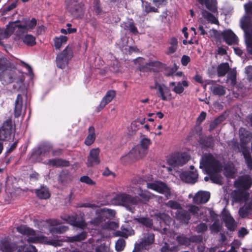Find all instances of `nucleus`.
<instances>
[{
	"label": "nucleus",
	"instance_id": "nucleus-12",
	"mask_svg": "<svg viewBox=\"0 0 252 252\" xmlns=\"http://www.w3.org/2000/svg\"><path fill=\"white\" fill-rule=\"evenodd\" d=\"M234 187L241 190L249 189L252 186V178L248 175L239 177L234 183Z\"/></svg>",
	"mask_w": 252,
	"mask_h": 252
},
{
	"label": "nucleus",
	"instance_id": "nucleus-13",
	"mask_svg": "<svg viewBox=\"0 0 252 252\" xmlns=\"http://www.w3.org/2000/svg\"><path fill=\"white\" fill-rule=\"evenodd\" d=\"M140 185V183H138L135 186H131L128 189V191L130 192L138 194L141 198L142 202L146 203L149 201L153 194L147 190H142V187Z\"/></svg>",
	"mask_w": 252,
	"mask_h": 252
},
{
	"label": "nucleus",
	"instance_id": "nucleus-5",
	"mask_svg": "<svg viewBox=\"0 0 252 252\" xmlns=\"http://www.w3.org/2000/svg\"><path fill=\"white\" fill-rule=\"evenodd\" d=\"M116 204L126 207L130 212H133V209L131 206L137 205L139 199L138 196L133 197L125 193H120L116 195L113 199Z\"/></svg>",
	"mask_w": 252,
	"mask_h": 252
},
{
	"label": "nucleus",
	"instance_id": "nucleus-40",
	"mask_svg": "<svg viewBox=\"0 0 252 252\" xmlns=\"http://www.w3.org/2000/svg\"><path fill=\"white\" fill-rule=\"evenodd\" d=\"M134 234V231L130 227L125 228L122 227L121 231H117L115 232L114 235L116 236H121L126 238H127L128 236Z\"/></svg>",
	"mask_w": 252,
	"mask_h": 252
},
{
	"label": "nucleus",
	"instance_id": "nucleus-59",
	"mask_svg": "<svg viewBox=\"0 0 252 252\" xmlns=\"http://www.w3.org/2000/svg\"><path fill=\"white\" fill-rule=\"evenodd\" d=\"M118 227V224L113 221H105L104 225L102 228L106 229H115Z\"/></svg>",
	"mask_w": 252,
	"mask_h": 252
},
{
	"label": "nucleus",
	"instance_id": "nucleus-44",
	"mask_svg": "<svg viewBox=\"0 0 252 252\" xmlns=\"http://www.w3.org/2000/svg\"><path fill=\"white\" fill-rule=\"evenodd\" d=\"M17 252H37L35 247L30 244H25L17 247Z\"/></svg>",
	"mask_w": 252,
	"mask_h": 252
},
{
	"label": "nucleus",
	"instance_id": "nucleus-26",
	"mask_svg": "<svg viewBox=\"0 0 252 252\" xmlns=\"http://www.w3.org/2000/svg\"><path fill=\"white\" fill-rule=\"evenodd\" d=\"M222 35L226 43L228 44L231 45L237 43V37L231 30L224 31L222 32Z\"/></svg>",
	"mask_w": 252,
	"mask_h": 252
},
{
	"label": "nucleus",
	"instance_id": "nucleus-4",
	"mask_svg": "<svg viewBox=\"0 0 252 252\" xmlns=\"http://www.w3.org/2000/svg\"><path fill=\"white\" fill-rule=\"evenodd\" d=\"M96 217L91 221L94 226L103 228L106 219H112L115 217V212L113 210L106 208H99L95 211Z\"/></svg>",
	"mask_w": 252,
	"mask_h": 252
},
{
	"label": "nucleus",
	"instance_id": "nucleus-10",
	"mask_svg": "<svg viewBox=\"0 0 252 252\" xmlns=\"http://www.w3.org/2000/svg\"><path fill=\"white\" fill-rule=\"evenodd\" d=\"M17 231L27 237V241L30 243H37L39 238L37 236L36 232L32 228L25 225H20L16 227Z\"/></svg>",
	"mask_w": 252,
	"mask_h": 252
},
{
	"label": "nucleus",
	"instance_id": "nucleus-11",
	"mask_svg": "<svg viewBox=\"0 0 252 252\" xmlns=\"http://www.w3.org/2000/svg\"><path fill=\"white\" fill-rule=\"evenodd\" d=\"M189 159V155L185 153H175L169 156L167 159L168 163L173 166H182Z\"/></svg>",
	"mask_w": 252,
	"mask_h": 252
},
{
	"label": "nucleus",
	"instance_id": "nucleus-49",
	"mask_svg": "<svg viewBox=\"0 0 252 252\" xmlns=\"http://www.w3.org/2000/svg\"><path fill=\"white\" fill-rule=\"evenodd\" d=\"M157 220L159 221L160 225L162 223L167 224L170 221L171 218L169 215L165 213H158L156 215Z\"/></svg>",
	"mask_w": 252,
	"mask_h": 252
},
{
	"label": "nucleus",
	"instance_id": "nucleus-56",
	"mask_svg": "<svg viewBox=\"0 0 252 252\" xmlns=\"http://www.w3.org/2000/svg\"><path fill=\"white\" fill-rule=\"evenodd\" d=\"M166 205L171 209L177 210L182 209L181 205L177 201L174 200H169L166 203Z\"/></svg>",
	"mask_w": 252,
	"mask_h": 252
},
{
	"label": "nucleus",
	"instance_id": "nucleus-22",
	"mask_svg": "<svg viewBox=\"0 0 252 252\" xmlns=\"http://www.w3.org/2000/svg\"><path fill=\"white\" fill-rule=\"evenodd\" d=\"M63 242L71 243L74 246V244L79 242V234L71 237H66L64 239L61 240H50L48 242V243L55 247H60L62 246Z\"/></svg>",
	"mask_w": 252,
	"mask_h": 252
},
{
	"label": "nucleus",
	"instance_id": "nucleus-57",
	"mask_svg": "<svg viewBox=\"0 0 252 252\" xmlns=\"http://www.w3.org/2000/svg\"><path fill=\"white\" fill-rule=\"evenodd\" d=\"M178 67L175 64L174 67H166L164 68V74L167 76H170L173 75L175 72L177 70Z\"/></svg>",
	"mask_w": 252,
	"mask_h": 252
},
{
	"label": "nucleus",
	"instance_id": "nucleus-18",
	"mask_svg": "<svg viewBox=\"0 0 252 252\" xmlns=\"http://www.w3.org/2000/svg\"><path fill=\"white\" fill-rule=\"evenodd\" d=\"M16 242H11L8 237L4 238L0 241V250L2 252H13L17 250Z\"/></svg>",
	"mask_w": 252,
	"mask_h": 252
},
{
	"label": "nucleus",
	"instance_id": "nucleus-31",
	"mask_svg": "<svg viewBox=\"0 0 252 252\" xmlns=\"http://www.w3.org/2000/svg\"><path fill=\"white\" fill-rule=\"evenodd\" d=\"M71 180V175L66 170H63L58 177V183L62 185H65Z\"/></svg>",
	"mask_w": 252,
	"mask_h": 252
},
{
	"label": "nucleus",
	"instance_id": "nucleus-36",
	"mask_svg": "<svg viewBox=\"0 0 252 252\" xmlns=\"http://www.w3.org/2000/svg\"><path fill=\"white\" fill-rule=\"evenodd\" d=\"M210 90L213 94L218 96H222L225 94V88L219 84H213L210 87Z\"/></svg>",
	"mask_w": 252,
	"mask_h": 252
},
{
	"label": "nucleus",
	"instance_id": "nucleus-51",
	"mask_svg": "<svg viewBox=\"0 0 252 252\" xmlns=\"http://www.w3.org/2000/svg\"><path fill=\"white\" fill-rule=\"evenodd\" d=\"M11 66L10 63L4 57H0V71L2 72Z\"/></svg>",
	"mask_w": 252,
	"mask_h": 252
},
{
	"label": "nucleus",
	"instance_id": "nucleus-3",
	"mask_svg": "<svg viewBox=\"0 0 252 252\" xmlns=\"http://www.w3.org/2000/svg\"><path fill=\"white\" fill-rule=\"evenodd\" d=\"M0 80L3 85L8 84L16 80L13 85V88L23 94L27 92L24 78L22 77L17 78L15 68L11 66L0 72Z\"/></svg>",
	"mask_w": 252,
	"mask_h": 252
},
{
	"label": "nucleus",
	"instance_id": "nucleus-55",
	"mask_svg": "<svg viewBox=\"0 0 252 252\" xmlns=\"http://www.w3.org/2000/svg\"><path fill=\"white\" fill-rule=\"evenodd\" d=\"M224 117L223 116H220V117L214 120L210 124V130H212L215 129L219 124H220L221 122H222L224 120Z\"/></svg>",
	"mask_w": 252,
	"mask_h": 252
},
{
	"label": "nucleus",
	"instance_id": "nucleus-1",
	"mask_svg": "<svg viewBox=\"0 0 252 252\" xmlns=\"http://www.w3.org/2000/svg\"><path fill=\"white\" fill-rule=\"evenodd\" d=\"M199 166L205 170L213 183L219 185L222 184V178L220 174L222 164L213 155L209 153L204 154L200 160Z\"/></svg>",
	"mask_w": 252,
	"mask_h": 252
},
{
	"label": "nucleus",
	"instance_id": "nucleus-21",
	"mask_svg": "<svg viewBox=\"0 0 252 252\" xmlns=\"http://www.w3.org/2000/svg\"><path fill=\"white\" fill-rule=\"evenodd\" d=\"M210 198V193L208 191L200 190L193 198V201L196 204H204L208 201Z\"/></svg>",
	"mask_w": 252,
	"mask_h": 252
},
{
	"label": "nucleus",
	"instance_id": "nucleus-14",
	"mask_svg": "<svg viewBox=\"0 0 252 252\" xmlns=\"http://www.w3.org/2000/svg\"><path fill=\"white\" fill-rule=\"evenodd\" d=\"M239 135L240 151H243L246 149H250L247 144L252 139V133L245 128L241 127L239 130Z\"/></svg>",
	"mask_w": 252,
	"mask_h": 252
},
{
	"label": "nucleus",
	"instance_id": "nucleus-35",
	"mask_svg": "<svg viewBox=\"0 0 252 252\" xmlns=\"http://www.w3.org/2000/svg\"><path fill=\"white\" fill-rule=\"evenodd\" d=\"M65 4L66 9L72 14H74L77 12L79 9L78 0H66Z\"/></svg>",
	"mask_w": 252,
	"mask_h": 252
},
{
	"label": "nucleus",
	"instance_id": "nucleus-8",
	"mask_svg": "<svg viewBox=\"0 0 252 252\" xmlns=\"http://www.w3.org/2000/svg\"><path fill=\"white\" fill-rule=\"evenodd\" d=\"M146 154V153L144 152V150H142L139 145H137L132 148L127 154L123 156L121 158V160L123 163L126 164L130 161L141 158Z\"/></svg>",
	"mask_w": 252,
	"mask_h": 252
},
{
	"label": "nucleus",
	"instance_id": "nucleus-2",
	"mask_svg": "<svg viewBox=\"0 0 252 252\" xmlns=\"http://www.w3.org/2000/svg\"><path fill=\"white\" fill-rule=\"evenodd\" d=\"M244 7L246 15L241 20V27L244 32L247 51L252 55V2L245 4Z\"/></svg>",
	"mask_w": 252,
	"mask_h": 252
},
{
	"label": "nucleus",
	"instance_id": "nucleus-6",
	"mask_svg": "<svg viewBox=\"0 0 252 252\" xmlns=\"http://www.w3.org/2000/svg\"><path fill=\"white\" fill-rule=\"evenodd\" d=\"M75 46L68 45L62 52L57 55L56 63L58 67L63 69L67 65L68 62L73 56Z\"/></svg>",
	"mask_w": 252,
	"mask_h": 252
},
{
	"label": "nucleus",
	"instance_id": "nucleus-61",
	"mask_svg": "<svg viewBox=\"0 0 252 252\" xmlns=\"http://www.w3.org/2000/svg\"><path fill=\"white\" fill-rule=\"evenodd\" d=\"M241 242L239 240H234L231 244V248L228 252H237L241 245Z\"/></svg>",
	"mask_w": 252,
	"mask_h": 252
},
{
	"label": "nucleus",
	"instance_id": "nucleus-39",
	"mask_svg": "<svg viewBox=\"0 0 252 252\" xmlns=\"http://www.w3.org/2000/svg\"><path fill=\"white\" fill-rule=\"evenodd\" d=\"M122 27L125 30L129 31L130 32L134 34L138 33V30L136 27L132 20H128L126 22H124L122 24Z\"/></svg>",
	"mask_w": 252,
	"mask_h": 252
},
{
	"label": "nucleus",
	"instance_id": "nucleus-20",
	"mask_svg": "<svg viewBox=\"0 0 252 252\" xmlns=\"http://www.w3.org/2000/svg\"><path fill=\"white\" fill-rule=\"evenodd\" d=\"M158 97H160L162 100L166 101L172 98V94L170 89L164 84L158 85Z\"/></svg>",
	"mask_w": 252,
	"mask_h": 252
},
{
	"label": "nucleus",
	"instance_id": "nucleus-15",
	"mask_svg": "<svg viewBox=\"0 0 252 252\" xmlns=\"http://www.w3.org/2000/svg\"><path fill=\"white\" fill-rule=\"evenodd\" d=\"M155 236L153 233H148L145 235L140 243L136 244L132 252H139L140 248L149 250L154 242Z\"/></svg>",
	"mask_w": 252,
	"mask_h": 252
},
{
	"label": "nucleus",
	"instance_id": "nucleus-30",
	"mask_svg": "<svg viewBox=\"0 0 252 252\" xmlns=\"http://www.w3.org/2000/svg\"><path fill=\"white\" fill-rule=\"evenodd\" d=\"M23 110V97L21 94H18L15 102V117L16 118L19 117L22 114Z\"/></svg>",
	"mask_w": 252,
	"mask_h": 252
},
{
	"label": "nucleus",
	"instance_id": "nucleus-48",
	"mask_svg": "<svg viewBox=\"0 0 252 252\" xmlns=\"http://www.w3.org/2000/svg\"><path fill=\"white\" fill-rule=\"evenodd\" d=\"M143 10L147 13L150 12H158V9L152 6L148 1H142Z\"/></svg>",
	"mask_w": 252,
	"mask_h": 252
},
{
	"label": "nucleus",
	"instance_id": "nucleus-33",
	"mask_svg": "<svg viewBox=\"0 0 252 252\" xmlns=\"http://www.w3.org/2000/svg\"><path fill=\"white\" fill-rule=\"evenodd\" d=\"M52 146L50 144H44L40 145L37 149H36L33 155L36 156H45L49 153L51 150Z\"/></svg>",
	"mask_w": 252,
	"mask_h": 252
},
{
	"label": "nucleus",
	"instance_id": "nucleus-38",
	"mask_svg": "<svg viewBox=\"0 0 252 252\" xmlns=\"http://www.w3.org/2000/svg\"><path fill=\"white\" fill-rule=\"evenodd\" d=\"M236 170L234 166L232 163L226 164L224 168V174L228 178H233L235 177V174Z\"/></svg>",
	"mask_w": 252,
	"mask_h": 252
},
{
	"label": "nucleus",
	"instance_id": "nucleus-37",
	"mask_svg": "<svg viewBox=\"0 0 252 252\" xmlns=\"http://www.w3.org/2000/svg\"><path fill=\"white\" fill-rule=\"evenodd\" d=\"M134 220L136 222L145 226L148 228H153V221L149 218L140 216L137 218H135Z\"/></svg>",
	"mask_w": 252,
	"mask_h": 252
},
{
	"label": "nucleus",
	"instance_id": "nucleus-7",
	"mask_svg": "<svg viewBox=\"0 0 252 252\" xmlns=\"http://www.w3.org/2000/svg\"><path fill=\"white\" fill-rule=\"evenodd\" d=\"M36 20L33 18L31 20H25L24 22L19 20L10 22L13 33L16 30L18 35H22V32H28L32 30L36 25Z\"/></svg>",
	"mask_w": 252,
	"mask_h": 252
},
{
	"label": "nucleus",
	"instance_id": "nucleus-62",
	"mask_svg": "<svg viewBox=\"0 0 252 252\" xmlns=\"http://www.w3.org/2000/svg\"><path fill=\"white\" fill-rule=\"evenodd\" d=\"M65 220L71 225L77 227H79V220L76 216H68Z\"/></svg>",
	"mask_w": 252,
	"mask_h": 252
},
{
	"label": "nucleus",
	"instance_id": "nucleus-42",
	"mask_svg": "<svg viewBox=\"0 0 252 252\" xmlns=\"http://www.w3.org/2000/svg\"><path fill=\"white\" fill-rule=\"evenodd\" d=\"M230 67L228 63H220L217 67V73L219 77H223L228 72Z\"/></svg>",
	"mask_w": 252,
	"mask_h": 252
},
{
	"label": "nucleus",
	"instance_id": "nucleus-64",
	"mask_svg": "<svg viewBox=\"0 0 252 252\" xmlns=\"http://www.w3.org/2000/svg\"><path fill=\"white\" fill-rule=\"evenodd\" d=\"M177 240L179 243L181 245L189 246L190 244L189 238L186 237L180 236L177 237Z\"/></svg>",
	"mask_w": 252,
	"mask_h": 252
},
{
	"label": "nucleus",
	"instance_id": "nucleus-23",
	"mask_svg": "<svg viewBox=\"0 0 252 252\" xmlns=\"http://www.w3.org/2000/svg\"><path fill=\"white\" fill-rule=\"evenodd\" d=\"M175 217L180 222L184 224H188L191 218L189 213L182 208L177 210Z\"/></svg>",
	"mask_w": 252,
	"mask_h": 252
},
{
	"label": "nucleus",
	"instance_id": "nucleus-60",
	"mask_svg": "<svg viewBox=\"0 0 252 252\" xmlns=\"http://www.w3.org/2000/svg\"><path fill=\"white\" fill-rule=\"evenodd\" d=\"M85 226V222L83 220H80V241L84 240L87 235V232L83 229Z\"/></svg>",
	"mask_w": 252,
	"mask_h": 252
},
{
	"label": "nucleus",
	"instance_id": "nucleus-25",
	"mask_svg": "<svg viewBox=\"0 0 252 252\" xmlns=\"http://www.w3.org/2000/svg\"><path fill=\"white\" fill-rule=\"evenodd\" d=\"M222 220L228 230L230 231H234L235 229L236 223L229 213H224L222 215Z\"/></svg>",
	"mask_w": 252,
	"mask_h": 252
},
{
	"label": "nucleus",
	"instance_id": "nucleus-19",
	"mask_svg": "<svg viewBox=\"0 0 252 252\" xmlns=\"http://www.w3.org/2000/svg\"><path fill=\"white\" fill-rule=\"evenodd\" d=\"M15 35V40L21 39L23 42L29 46H33L36 44L35 38L31 34H27L28 32H22V35H18L17 34L16 30L14 32Z\"/></svg>",
	"mask_w": 252,
	"mask_h": 252
},
{
	"label": "nucleus",
	"instance_id": "nucleus-58",
	"mask_svg": "<svg viewBox=\"0 0 252 252\" xmlns=\"http://www.w3.org/2000/svg\"><path fill=\"white\" fill-rule=\"evenodd\" d=\"M17 5V0H15L12 2L11 4H9L5 7H4L1 11V15H4L7 14V13L15 8Z\"/></svg>",
	"mask_w": 252,
	"mask_h": 252
},
{
	"label": "nucleus",
	"instance_id": "nucleus-17",
	"mask_svg": "<svg viewBox=\"0 0 252 252\" xmlns=\"http://www.w3.org/2000/svg\"><path fill=\"white\" fill-rule=\"evenodd\" d=\"M12 131V121L9 119L5 121L0 128V140H5L10 136Z\"/></svg>",
	"mask_w": 252,
	"mask_h": 252
},
{
	"label": "nucleus",
	"instance_id": "nucleus-45",
	"mask_svg": "<svg viewBox=\"0 0 252 252\" xmlns=\"http://www.w3.org/2000/svg\"><path fill=\"white\" fill-rule=\"evenodd\" d=\"M67 37L65 36L61 35L54 38V46L56 49H60L63 44L67 42Z\"/></svg>",
	"mask_w": 252,
	"mask_h": 252
},
{
	"label": "nucleus",
	"instance_id": "nucleus-34",
	"mask_svg": "<svg viewBox=\"0 0 252 252\" xmlns=\"http://www.w3.org/2000/svg\"><path fill=\"white\" fill-rule=\"evenodd\" d=\"M35 193L40 199H47L50 196L49 190L46 186H41L39 189H36Z\"/></svg>",
	"mask_w": 252,
	"mask_h": 252
},
{
	"label": "nucleus",
	"instance_id": "nucleus-29",
	"mask_svg": "<svg viewBox=\"0 0 252 252\" xmlns=\"http://www.w3.org/2000/svg\"><path fill=\"white\" fill-rule=\"evenodd\" d=\"M95 130L93 126L88 128V135L84 140V144L87 146L92 145L96 139Z\"/></svg>",
	"mask_w": 252,
	"mask_h": 252
},
{
	"label": "nucleus",
	"instance_id": "nucleus-24",
	"mask_svg": "<svg viewBox=\"0 0 252 252\" xmlns=\"http://www.w3.org/2000/svg\"><path fill=\"white\" fill-rule=\"evenodd\" d=\"M116 96V92L113 90L107 92L106 94L101 100L99 105L97 107V111L102 110L108 103L110 102Z\"/></svg>",
	"mask_w": 252,
	"mask_h": 252
},
{
	"label": "nucleus",
	"instance_id": "nucleus-32",
	"mask_svg": "<svg viewBox=\"0 0 252 252\" xmlns=\"http://www.w3.org/2000/svg\"><path fill=\"white\" fill-rule=\"evenodd\" d=\"M47 164L50 166L56 167H66L69 165V162L62 158H53L49 159L48 161Z\"/></svg>",
	"mask_w": 252,
	"mask_h": 252
},
{
	"label": "nucleus",
	"instance_id": "nucleus-63",
	"mask_svg": "<svg viewBox=\"0 0 252 252\" xmlns=\"http://www.w3.org/2000/svg\"><path fill=\"white\" fill-rule=\"evenodd\" d=\"M221 225L219 222L215 221L210 227V229L212 233H217L221 229Z\"/></svg>",
	"mask_w": 252,
	"mask_h": 252
},
{
	"label": "nucleus",
	"instance_id": "nucleus-28",
	"mask_svg": "<svg viewBox=\"0 0 252 252\" xmlns=\"http://www.w3.org/2000/svg\"><path fill=\"white\" fill-rule=\"evenodd\" d=\"M202 6H204L208 10L215 13L217 11V2L216 0H197Z\"/></svg>",
	"mask_w": 252,
	"mask_h": 252
},
{
	"label": "nucleus",
	"instance_id": "nucleus-16",
	"mask_svg": "<svg viewBox=\"0 0 252 252\" xmlns=\"http://www.w3.org/2000/svg\"><path fill=\"white\" fill-rule=\"evenodd\" d=\"M99 154L100 150L98 148H93L90 150L86 162L88 167H93L100 163Z\"/></svg>",
	"mask_w": 252,
	"mask_h": 252
},
{
	"label": "nucleus",
	"instance_id": "nucleus-43",
	"mask_svg": "<svg viewBox=\"0 0 252 252\" xmlns=\"http://www.w3.org/2000/svg\"><path fill=\"white\" fill-rule=\"evenodd\" d=\"M202 15L203 17L209 22L215 24H219V21L217 18L206 10H202Z\"/></svg>",
	"mask_w": 252,
	"mask_h": 252
},
{
	"label": "nucleus",
	"instance_id": "nucleus-53",
	"mask_svg": "<svg viewBox=\"0 0 252 252\" xmlns=\"http://www.w3.org/2000/svg\"><path fill=\"white\" fill-rule=\"evenodd\" d=\"M151 144V140L148 138H143L141 140L140 146L142 150H144V152L147 154V149L149 146Z\"/></svg>",
	"mask_w": 252,
	"mask_h": 252
},
{
	"label": "nucleus",
	"instance_id": "nucleus-50",
	"mask_svg": "<svg viewBox=\"0 0 252 252\" xmlns=\"http://www.w3.org/2000/svg\"><path fill=\"white\" fill-rule=\"evenodd\" d=\"M68 227L65 225H61L57 227H53L50 229V232L53 234H62L68 230Z\"/></svg>",
	"mask_w": 252,
	"mask_h": 252
},
{
	"label": "nucleus",
	"instance_id": "nucleus-27",
	"mask_svg": "<svg viewBox=\"0 0 252 252\" xmlns=\"http://www.w3.org/2000/svg\"><path fill=\"white\" fill-rule=\"evenodd\" d=\"M198 174L196 171L184 172L181 174L182 180L188 183H194L196 182Z\"/></svg>",
	"mask_w": 252,
	"mask_h": 252
},
{
	"label": "nucleus",
	"instance_id": "nucleus-9",
	"mask_svg": "<svg viewBox=\"0 0 252 252\" xmlns=\"http://www.w3.org/2000/svg\"><path fill=\"white\" fill-rule=\"evenodd\" d=\"M147 187L158 192L164 194L166 199H169L173 195V192L164 183L159 181H155L146 183Z\"/></svg>",
	"mask_w": 252,
	"mask_h": 252
},
{
	"label": "nucleus",
	"instance_id": "nucleus-41",
	"mask_svg": "<svg viewBox=\"0 0 252 252\" xmlns=\"http://www.w3.org/2000/svg\"><path fill=\"white\" fill-rule=\"evenodd\" d=\"M241 152H242L245 160V162L247 164V166L248 168L252 170V157L251 156V154L250 151V149H246L245 150L244 149L243 151H240Z\"/></svg>",
	"mask_w": 252,
	"mask_h": 252
},
{
	"label": "nucleus",
	"instance_id": "nucleus-47",
	"mask_svg": "<svg viewBox=\"0 0 252 252\" xmlns=\"http://www.w3.org/2000/svg\"><path fill=\"white\" fill-rule=\"evenodd\" d=\"M241 190H235L232 192V196L234 199L237 202H240L243 200L246 194Z\"/></svg>",
	"mask_w": 252,
	"mask_h": 252
},
{
	"label": "nucleus",
	"instance_id": "nucleus-54",
	"mask_svg": "<svg viewBox=\"0 0 252 252\" xmlns=\"http://www.w3.org/2000/svg\"><path fill=\"white\" fill-rule=\"evenodd\" d=\"M126 246V242L124 239H119L115 243V248L117 252H121Z\"/></svg>",
	"mask_w": 252,
	"mask_h": 252
},
{
	"label": "nucleus",
	"instance_id": "nucleus-46",
	"mask_svg": "<svg viewBox=\"0 0 252 252\" xmlns=\"http://www.w3.org/2000/svg\"><path fill=\"white\" fill-rule=\"evenodd\" d=\"M189 86V84L187 81L184 80L182 82H179L177 83V85L173 89L175 93L177 94H180L182 93L184 91V87H187Z\"/></svg>",
	"mask_w": 252,
	"mask_h": 252
},
{
	"label": "nucleus",
	"instance_id": "nucleus-52",
	"mask_svg": "<svg viewBox=\"0 0 252 252\" xmlns=\"http://www.w3.org/2000/svg\"><path fill=\"white\" fill-rule=\"evenodd\" d=\"M188 212L191 213L193 215L196 217H199L201 214L202 212L199 208L193 205H190L189 206Z\"/></svg>",
	"mask_w": 252,
	"mask_h": 252
}]
</instances>
